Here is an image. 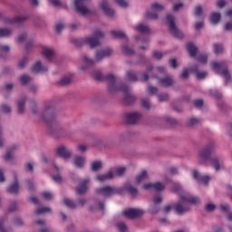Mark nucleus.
Segmentation results:
<instances>
[{
  "mask_svg": "<svg viewBox=\"0 0 232 232\" xmlns=\"http://www.w3.org/2000/svg\"><path fill=\"white\" fill-rule=\"evenodd\" d=\"M172 191L179 194V202L175 205V211L178 215H184L187 211H189V204H198L200 202V198L198 197H194L189 192H186L182 190V186L179 183H175L172 188Z\"/></svg>",
  "mask_w": 232,
  "mask_h": 232,
  "instance_id": "f257e3e1",
  "label": "nucleus"
},
{
  "mask_svg": "<svg viewBox=\"0 0 232 232\" xmlns=\"http://www.w3.org/2000/svg\"><path fill=\"white\" fill-rule=\"evenodd\" d=\"M215 153V145H208L205 149L201 150L198 156V160L199 164H208L210 162L212 168L216 171H220V169H224V162L220 160L218 156H214Z\"/></svg>",
  "mask_w": 232,
  "mask_h": 232,
  "instance_id": "f03ea898",
  "label": "nucleus"
},
{
  "mask_svg": "<svg viewBox=\"0 0 232 232\" xmlns=\"http://www.w3.org/2000/svg\"><path fill=\"white\" fill-rule=\"evenodd\" d=\"M107 79L109 81V92L111 93H115L117 92H122L124 93V101L126 104H131L132 102L135 101V96L131 94V91L130 90V87L123 86L121 87V82H119V79L115 77L113 74H108Z\"/></svg>",
  "mask_w": 232,
  "mask_h": 232,
  "instance_id": "7ed1b4c3",
  "label": "nucleus"
},
{
  "mask_svg": "<svg viewBox=\"0 0 232 232\" xmlns=\"http://www.w3.org/2000/svg\"><path fill=\"white\" fill-rule=\"evenodd\" d=\"M122 191H124V188L111 186H104L96 189L97 195L103 197V198H110V197L117 194L122 195Z\"/></svg>",
  "mask_w": 232,
  "mask_h": 232,
  "instance_id": "20e7f679",
  "label": "nucleus"
},
{
  "mask_svg": "<svg viewBox=\"0 0 232 232\" xmlns=\"http://www.w3.org/2000/svg\"><path fill=\"white\" fill-rule=\"evenodd\" d=\"M104 37V33L101 30H96L92 36L85 37L83 43L91 46V48H96L101 44V39Z\"/></svg>",
  "mask_w": 232,
  "mask_h": 232,
  "instance_id": "39448f33",
  "label": "nucleus"
},
{
  "mask_svg": "<svg viewBox=\"0 0 232 232\" xmlns=\"http://www.w3.org/2000/svg\"><path fill=\"white\" fill-rule=\"evenodd\" d=\"M166 24L169 26V30L174 37H177L178 39H182V37H184V33L179 30L177 25H175V16L168 14L166 17Z\"/></svg>",
  "mask_w": 232,
  "mask_h": 232,
  "instance_id": "423d86ee",
  "label": "nucleus"
},
{
  "mask_svg": "<svg viewBox=\"0 0 232 232\" xmlns=\"http://www.w3.org/2000/svg\"><path fill=\"white\" fill-rule=\"evenodd\" d=\"M212 68L217 72V73H219V75H222L224 77L225 81H229L231 79V75L229 74V72H227V63L226 62H213L211 63Z\"/></svg>",
  "mask_w": 232,
  "mask_h": 232,
  "instance_id": "0eeeda50",
  "label": "nucleus"
},
{
  "mask_svg": "<svg viewBox=\"0 0 232 232\" xmlns=\"http://www.w3.org/2000/svg\"><path fill=\"white\" fill-rule=\"evenodd\" d=\"M86 1L88 0H74V8L82 15H90L92 11L86 6Z\"/></svg>",
  "mask_w": 232,
  "mask_h": 232,
  "instance_id": "6e6552de",
  "label": "nucleus"
},
{
  "mask_svg": "<svg viewBox=\"0 0 232 232\" xmlns=\"http://www.w3.org/2000/svg\"><path fill=\"white\" fill-rule=\"evenodd\" d=\"M140 119H142V114L137 111L127 112L123 115V121L127 124H135L139 122Z\"/></svg>",
  "mask_w": 232,
  "mask_h": 232,
  "instance_id": "1a4fd4ad",
  "label": "nucleus"
},
{
  "mask_svg": "<svg viewBox=\"0 0 232 232\" xmlns=\"http://www.w3.org/2000/svg\"><path fill=\"white\" fill-rule=\"evenodd\" d=\"M164 10V5L160 3H154L151 5L150 11L147 13L148 19H158L159 12H162Z\"/></svg>",
  "mask_w": 232,
  "mask_h": 232,
  "instance_id": "9d476101",
  "label": "nucleus"
},
{
  "mask_svg": "<svg viewBox=\"0 0 232 232\" xmlns=\"http://www.w3.org/2000/svg\"><path fill=\"white\" fill-rule=\"evenodd\" d=\"M56 155L58 157H61V159H63L64 160H68L72 158V150L68 149L64 145H60L55 150Z\"/></svg>",
  "mask_w": 232,
  "mask_h": 232,
  "instance_id": "9b49d317",
  "label": "nucleus"
},
{
  "mask_svg": "<svg viewBox=\"0 0 232 232\" xmlns=\"http://www.w3.org/2000/svg\"><path fill=\"white\" fill-rule=\"evenodd\" d=\"M55 107L53 105H50L44 108L42 113V119H45L50 124V121H55Z\"/></svg>",
  "mask_w": 232,
  "mask_h": 232,
  "instance_id": "f8f14e48",
  "label": "nucleus"
},
{
  "mask_svg": "<svg viewBox=\"0 0 232 232\" xmlns=\"http://www.w3.org/2000/svg\"><path fill=\"white\" fill-rule=\"evenodd\" d=\"M124 217L127 218H139L144 215V210L140 208H129L123 212Z\"/></svg>",
  "mask_w": 232,
  "mask_h": 232,
  "instance_id": "ddd939ff",
  "label": "nucleus"
},
{
  "mask_svg": "<svg viewBox=\"0 0 232 232\" xmlns=\"http://www.w3.org/2000/svg\"><path fill=\"white\" fill-rule=\"evenodd\" d=\"M111 53H113V50H111V48L98 50L95 53L94 61L96 63H101L102 59H106V57H110Z\"/></svg>",
  "mask_w": 232,
  "mask_h": 232,
  "instance_id": "4468645a",
  "label": "nucleus"
},
{
  "mask_svg": "<svg viewBox=\"0 0 232 232\" xmlns=\"http://www.w3.org/2000/svg\"><path fill=\"white\" fill-rule=\"evenodd\" d=\"M99 6L101 10H102L103 14H107L108 17H113V15H115V11L110 8V5L107 0H102Z\"/></svg>",
  "mask_w": 232,
  "mask_h": 232,
  "instance_id": "2eb2a0df",
  "label": "nucleus"
},
{
  "mask_svg": "<svg viewBox=\"0 0 232 232\" xmlns=\"http://www.w3.org/2000/svg\"><path fill=\"white\" fill-rule=\"evenodd\" d=\"M166 188V184L160 183V182H156V183H145L143 185V189H153L154 191H162Z\"/></svg>",
  "mask_w": 232,
  "mask_h": 232,
  "instance_id": "dca6fc26",
  "label": "nucleus"
},
{
  "mask_svg": "<svg viewBox=\"0 0 232 232\" xmlns=\"http://www.w3.org/2000/svg\"><path fill=\"white\" fill-rule=\"evenodd\" d=\"M42 54L48 61H53V59H55V50L52 47L43 46L42 47Z\"/></svg>",
  "mask_w": 232,
  "mask_h": 232,
  "instance_id": "f3484780",
  "label": "nucleus"
},
{
  "mask_svg": "<svg viewBox=\"0 0 232 232\" xmlns=\"http://www.w3.org/2000/svg\"><path fill=\"white\" fill-rule=\"evenodd\" d=\"M227 22L224 24V30L226 32H232V9H228L225 13Z\"/></svg>",
  "mask_w": 232,
  "mask_h": 232,
  "instance_id": "a211bd4d",
  "label": "nucleus"
},
{
  "mask_svg": "<svg viewBox=\"0 0 232 232\" xmlns=\"http://www.w3.org/2000/svg\"><path fill=\"white\" fill-rule=\"evenodd\" d=\"M192 177L195 180H197V182H199V184H208V182L211 180V178H209V176H202L197 170L192 171Z\"/></svg>",
  "mask_w": 232,
  "mask_h": 232,
  "instance_id": "6ab92c4d",
  "label": "nucleus"
},
{
  "mask_svg": "<svg viewBox=\"0 0 232 232\" xmlns=\"http://www.w3.org/2000/svg\"><path fill=\"white\" fill-rule=\"evenodd\" d=\"M82 63H83V64H86V65H82L81 67H80V70L82 71V72H86V70H88V67L89 66H92V64H95V60H93V59H92V58H89V56L88 55H86V54H83L82 56Z\"/></svg>",
  "mask_w": 232,
  "mask_h": 232,
  "instance_id": "aec40b11",
  "label": "nucleus"
},
{
  "mask_svg": "<svg viewBox=\"0 0 232 232\" xmlns=\"http://www.w3.org/2000/svg\"><path fill=\"white\" fill-rule=\"evenodd\" d=\"M162 202V198L160 196H155L152 199V202L150 207V211L155 215V213H159V204Z\"/></svg>",
  "mask_w": 232,
  "mask_h": 232,
  "instance_id": "412c9836",
  "label": "nucleus"
},
{
  "mask_svg": "<svg viewBox=\"0 0 232 232\" xmlns=\"http://www.w3.org/2000/svg\"><path fill=\"white\" fill-rule=\"evenodd\" d=\"M90 184L89 179H84L80 180L78 187L76 188V192L79 195H82L85 191H88V185Z\"/></svg>",
  "mask_w": 232,
  "mask_h": 232,
  "instance_id": "4be33fe9",
  "label": "nucleus"
},
{
  "mask_svg": "<svg viewBox=\"0 0 232 232\" xmlns=\"http://www.w3.org/2000/svg\"><path fill=\"white\" fill-rule=\"evenodd\" d=\"M32 72L33 73H43V72H48V65H43L41 61H37L32 66Z\"/></svg>",
  "mask_w": 232,
  "mask_h": 232,
  "instance_id": "5701e85b",
  "label": "nucleus"
},
{
  "mask_svg": "<svg viewBox=\"0 0 232 232\" xmlns=\"http://www.w3.org/2000/svg\"><path fill=\"white\" fill-rule=\"evenodd\" d=\"M28 19V15L16 16L14 18H6L5 24H20Z\"/></svg>",
  "mask_w": 232,
  "mask_h": 232,
  "instance_id": "b1692460",
  "label": "nucleus"
},
{
  "mask_svg": "<svg viewBox=\"0 0 232 232\" xmlns=\"http://www.w3.org/2000/svg\"><path fill=\"white\" fill-rule=\"evenodd\" d=\"M111 179H114L113 171L109 170L105 174H98L95 180H98V182H106V180H111Z\"/></svg>",
  "mask_w": 232,
  "mask_h": 232,
  "instance_id": "393cba45",
  "label": "nucleus"
},
{
  "mask_svg": "<svg viewBox=\"0 0 232 232\" xmlns=\"http://www.w3.org/2000/svg\"><path fill=\"white\" fill-rule=\"evenodd\" d=\"M19 181H17V178L14 177V182L7 188V192L11 193V195H17L19 194Z\"/></svg>",
  "mask_w": 232,
  "mask_h": 232,
  "instance_id": "a878e982",
  "label": "nucleus"
},
{
  "mask_svg": "<svg viewBox=\"0 0 232 232\" xmlns=\"http://www.w3.org/2000/svg\"><path fill=\"white\" fill-rule=\"evenodd\" d=\"M73 164L75 168H84V165L86 164V158L76 156L73 159Z\"/></svg>",
  "mask_w": 232,
  "mask_h": 232,
  "instance_id": "bb28decb",
  "label": "nucleus"
},
{
  "mask_svg": "<svg viewBox=\"0 0 232 232\" xmlns=\"http://www.w3.org/2000/svg\"><path fill=\"white\" fill-rule=\"evenodd\" d=\"M133 28L135 32H140V34H150V27L144 24H138Z\"/></svg>",
  "mask_w": 232,
  "mask_h": 232,
  "instance_id": "cd10ccee",
  "label": "nucleus"
},
{
  "mask_svg": "<svg viewBox=\"0 0 232 232\" xmlns=\"http://www.w3.org/2000/svg\"><path fill=\"white\" fill-rule=\"evenodd\" d=\"M148 179V172L143 170L136 177V184H142V182H146Z\"/></svg>",
  "mask_w": 232,
  "mask_h": 232,
  "instance_id": "c85d7f7f",
  "label": "nucleus"
},
{
  "mask_svg": "<svg viewBox=\"0 0 232 232\" xmlns=\"http://www.w3.org/2000/svg\"><path fill=\"white\" fill-rule=\"evenodd\" d=\"M124 189L130 193L132 197H137L139 190L135 188L130 183H126L124 185Z\"/></svg>",
  "mask_w": 232,
  "mask_h": 232,
  "instance_id": "c756f323",
  "label": "nucleus"
},
{
  "mask_svg": "<svg viewBox=\"0 0 232 232\" xmlns=\"http://www.w3.org/2000/svg\"><path fill=\"white\" fill-rule=\"evenodd\" d=\"M111 171H112V175L115 177H122L124 173H126V167H118L111 169Z\"/></svg>",
  "mask_w": 232,
  "mask_h": 232,
  "instance_id": "7c9ffc66",
  "label": "nucleus"
},
{
  "mask_svg": "<svg viewBox=\"0 0 232 232\" xmlns=\"http://www.w3.org/2000/svg\"><path fill=\"white\" fill-rule=\"evenodd\" d=\"M220 19H222L220 13L214 12L210 15V22L213 24H218V23H220Z\"/></svg>",
  "mask_w": 232,
  "mask_h": 232,
  "instance_id": "2f4dec72",
  "label": "nucleus"
},
{
  "mask_svg": "<svg viewBox=\"0 0 232 232\" xmlns=\"http://www.w3.org/2000/svg\"><path fill=\"white\" fill-rule=\"evenodd\" d=\"M187 50H188L190 57H195L197 55V53L198 52V49L193 44H188L187 45Z\"/></svg>",
  "mask_w": 232,
  "mask_h": 232,
  "instance_id": "473e14b6",
  "label": "nucleus"
},
{
  "mask_svg": "<svg viewBox=\"0 0 232 232\" xmlns=\"http://www.w3.org/2000/svg\"><path fill=\"white\" fill-rule=\"evenodd\" d=\"M111 35L115 39H126V34L122 31L113 30L111 32Z\"/></svg>",
  "mask_w": 232,
  "mask_h": 232,
  "instance_id": "72a5a7b5",
  "label": "nucleus"
},
{
  "mask_svg": "<svg viewBox=\"0 0 232 232\" xmlns=\"http://www.w3.org/2000/svg\"><path fill=\"white\" fill-rule=\"evenodd\" d=\"M220 208H221V211H224V213H227V218L232 221V212H229V205L223 204L220 206Z\"/></svg>",
  "mask_w": 232,
  "mask_h": 232,
  "instance_id": "f704fd0d",
  "label": "nucleus"
},
{
  "mask_svg": "<svg viewBox=\"0 0 232 232\" xmlns=\"http://www.w3.org/2000/svg\"><path fill=\"white\" fill-rule=\"evenodd\" d=\"M63 202L67 208H71L72 209H74V208H77V204L73 202V200L70 199V198H65L63 199Z\"/></svg>",
  "mask_w": 232,
  "mask_h": 232,
  "instance_id": "c9c22d12",
  "label": "nucleus"
},
{
  "mask_svg": "<svg viewBox=\"0 0 232 232\" xmlns=\"http://www.w3.org/2000/svg\"><path fill=\"white\" fill-rule=\"evenodd\" d=\"M160 84L161 86H171L173 84V79L167 77L160 80Z\"/></svg>",
  "mask_w": 232,
  "mask_h": 232,
  "instance_id": "e433bc0d",
  "label": "nucleus"
},
{
  "mask_svg": "<svg viewBox=\"0 0 232 232\" xmlns=\"http://www.w3.org/2000/svg\"><path fill=\"white\" fill-rule=\"evenodd\" d=\"M49 3H51L53 6H56L57 8H63L66 6V4L61 0H49Z\"/></svg>",
  "mask_w": 232,
  "mask_h": 232,
  "instance_id": "4c0bfd02",
  "label": "nucleus"
},
{
  "mask_svg": "<svg viewBox=\"0 0 232 232\" xmlns=\"http://www.w3.org/2000/svg\"><path fill=\"white\" fill-rule=\"evenodd\" d=\"M72 77H73V74H67L65 76H63L61 81L60 83L61 84H70V82H72Z\"/></svg>",
  "mask_w": 232,
  "mask_h": 232,
  "instance_id": "58836bf2",
  "label": "nucleus"
},
{
  "mask_svg": "<svg viewBox=\"0 0 232 232\" xmlns=\"http://www.w3.org/2000/svg\"><path fill=\"white\" fill-rule=\"evenodd\" d=\"M12 30L8 28H0V37H10Z\"/></svg>",
  "mask_w": 232,
  "mask_h": 232,
  "instance_id": "ea45409f",
  "label": "nucleus"
},
{
  "mask_svg": "<svg viewBox=\"0 0 232 232\" xmlns=\"http://www.w3.org/2000/svg\"><path fill=\"white\" fill-rule=\"evenodd\" d=\"M102 168V162L96 160L92 163V171H99Z\"/></svg>",
  "mask_w": 232,
  "mask_h": 232,
  "instance_id": "a19ab883",
  "label": "nucleus"
},
{
  "mask_svg": "<svg viewBox=\"0 0 232 232\" xmlns=\"http://www.w3.org/2000/svg\"><path fill=\"white\" fill-rule=\"evenodd\" d=\"M202 14H204V9H202L201 5H198L194 8V15L200 17L202 16Z\"/></svg>",
  "mask_w": 232,
  "mask_h": 232,
  "instance_id": "79ce46f5",
  "label": "nucleus"
},
{
  "mask_svg": "<svg viewBox=\"0 0 232 232\" xmlns=\"http://www.w3.org/2000/svg\"><path fill=\"white\" fill-rule=\"evenodd\" d=\"M52 211V208L48 207H42L36 210V215H43L44 213H50Z\"/></svg>",
  "mask_w": 232,
  "mask_h": 232,
  "instance_id": "37998d69",
  "label": "nucleus"
},
{
  "mask_svg": "<svg viewBox=\"0 0 232 232\" xmlns=\"http://www.w3.org/2000/svg\"><path fill=\"white\" fill-rule=\"evenodd\" d=\"M222 52H224V46H222V44H214V53L218 54V53H222Z\"/></svg>",
  "mask_w": 232,
  "mask_h": 232,
  "instance_id": "c03bdc74",
  "label": "nucleus"
},
{
  "mask_svg": "<svg viewBox=\"0 0 232 232\" xmlns=\"http://www.w3.org/2000/svg\"><path fill=\"white\" fill-rule=\"evenodd\" d=\"M0 111L2 113H10V111H12V108L10 107V105L2 104L0 107Z\"/></svg>",
  "mask_w": 232,
  "mask_h": 232,
  "instance_id": "a18cd8bd",
  "label": "nucleus"
},
{
  "mask_svg": "<svg viewBox=\"0 0 232 232\" xmlns=\"http://www.w3.org/2000/svg\"><path fill=\"white\" fill-rule=\"evenodd\" d=\"M32 81V78H30L28 75L24 74L20 77V82L21 84H28Z\"/></svg>",
  "mask_w": 232,
  "mask_h": 232,
  "instance_id": "49530a36",
  "label": "nucleus"
},
{
  "mask_svg": "<svg viewBox=\"0 0 232 232\" xmlns=\"http://www.w3.org/2000/svg\"><path fill=\"white\" fill-rule=\"evenodd\" d=\"M194 73L197 79H205V77H208V72H206L194 71Z\"/></svg>",
  "mask_w": 232,
  "mask_h": 232,
  "instance_id": "de8ad7c7",
  "label": "nucleus"
},
{
  "mask_svg": "<svg viewBox=\"0 0 232 232\" xmlns=\"http://www.w3.org/2000/svg\"><path fill=\"white\" fill-rule=\"evenodd\" d=\"M197 60L201 63V64H206L208 63V55L206 54H199L197 58Z\"/></svg>",
  "mask_w": 232,
  "mask_h": 232,
  "instance_id": "09e8293b",
  "label": "nucleus"
},
{
  "mask_svg": "<svg viewBox=\"0 0 232 232\" xmlns=\"http://www.w3.org/2000/svg\"><path fill=\"white\" fill-rule=\"evenodd\" d=\"M114 2L121 8H128V1L126 0H114Z\"/></svg>",
  "mask_w": 232,
  "mask_h": 232,
  "instance_id": "8fccbe9b",
  "label": "nucleus"
},
{
  "mask_svg": "<svg viewBox=\"0 0 232 232\" xmlns=\"http://www.w3.org/2000/svg\"><path fill=\"white\" fill-rule=\"evenodd\" d=\"M42 197L45 200H52V198H53V194L52 192L45 191L42 193Z\"/></svg>",
  "mask_w": 232,
  "mask_h": 232,
  "instance_id": "3c124183",
  "label": "nucleus"
},
{
  "mask_svg": "<svg viewBox=\"0 0 232 232\" xmlns=\"http://www.w3.org/2000/svg\"><path fill=\"white\" fill-rule=\"evenodd\" d=\"M122 52L126 55H133V53H134L133 50L130 49V47H128V45L122 46Z\"/></svg>",
  "mask_w": 232,
  "mask_h": 232,
  "instance_id": "603ef678",
  "label": "nucleus"
},
{
  "mask_svg": "<svg viewBox=\"0 0 232 232\" xmlns=\"http://www.w3.org/2000/svg\"><path fill=\"white\" fill-rule=\"evenodd\" d=\"M24 102H25L24 99H22L18 102V111H19V113H23V111H24Z\"/></svg>",
  "mask_w": 232,
  "mask_h": 232,
  "instance_id": "864d4df0",
  "label": "nucleus"
},
{
  "mask_svg": "<svg viewBox=\"0 0 232 232\" xmlns=\"http://www.w3.org/2000/svg\"><path fill=\"white\" fill-rule=\"evenodd\" d=\"M77 151L80 153H84L86 150H88V147L84 144H78L76 147Z\"/></svg>",
  "mask_w": 232,
  "mask_h": 232,
  "instance_id": "5fc2aeb1",
  "label": "nucleus"
},
{
  "mask_svg": "<svg viewBox=\"0 0 232 232\" xmlns=\"http://www.w3.org/2000/svg\"><path fill=\"white\" fill-rule=\"evenodd\" d=\"M127 77L129 81H137V75H135V72L133 71L128 72Z\"/></svg>",
  "mask_w": 232,
  "mask_h": 232,
  "instance_id": "6e6d98bb",
  "label": "nucleus"
},
{
  "mask_svg": "<svg viewBox=\"0 0 232 232\" xmlns=\"http://www.w3.org/2000/svg\"><path fill=\"white\" fill-rule=\"evenodd\" d=\"M118 229L120 232H128V227L124 223H119Z\"/></svg>",
  "mask_w": 232,
  "mask_h": 232,
  "instance_id": "4d7b16f0",
  "label": "nucleus"
},
{
  "mask_svg": "<svg viewBox=\"0 0 232 232\" xmlns=\"http://www.w3.org/2000/svg\"><path fill=\"white\" fill-rule=\"evenodd\" d=\"M36 224H38V226H41V227H44L41 229V232H50V229L44 227V221L38 220L36 221Z\"/></svg>",
  "mask_w": 232,
  "mask_h": 232,
  "instance_id": "13d9d810",
  "label": "nucleus"
},
{
  "mask_svg": "<svg viewBox=\"0 0 232 232\" xmlns=\"http://www.w3.org/2000/svg\"><path fill=\"white\" fill-rule=\"evenodd\" d=\"M205 208L207 211H215V209H217V205L214 203H208L206 205Z\"/></svg>",
  "mask_w": 232,
  "mask_h": 232,
  "instance_id": "bf43d9fd",
  "label": "nucleus"
},
{
  "mask_svg": "<svg viewBox=\"0 0 232 232\" xmlns=\"http://www.w3.org/2000/svg\"><path fill=\"white\" fill-rule=\"evenodd\" d=\"M198 123V119H197V118H190L188 121V126H197Z\"/></svg>",
  "mask_w": 232,
  "mask_h": 232,
  "instance_id": "052dcab7",
  "label": "nucleus"
},
{
  "mask_svg": "<svg viewBox=\"0 0 232 232\" xmlns=\"http://www.w3.org/2000/svg\"><path fill=\"white\" fill-rule=\"evenodd\" d=\"M8 52H10V46L0 45V55H1V53H8Z\"/></svg>",
  "mask_w": 232,
  "mask_h": 232,
  "instance_id": "680f3d73",
  "label": "nucleus"
},
{
  "mask_svg": "<svg viewBox=\"0 0 232 232\" xmlns=\"http://www.w3.org/2000/svg\"><path fill=\"white\" fill-rule=\"evenodd\" d=\"M26 64H28V58L24 57L22 60H20L18 66L20 68H24V66H26Z\"/></svg>",
  "mask_w": 232,
  "mask_h": 232,
  "instance_id": "e2e57ef3",
  "label": "nucleus"
},
{
  "mask_svg": "<svg viewBox=\"0 0 232 232\" xmlns=\"http://www.w3.org/2000/svg\"><path fill=\"white\" fill-rule=\"evenodd\" d=\"M53 180L56 182V184H61L63 182V177L59 174L53 176Z\"/></svg>",
  "mask_w": 232,
  "mask_h": 232,
  "instance_id": "0e129e2a",
  "label": "nucleus"
},
{
  "mask_svg": "<svg viewBox=\"0 0 232 232\" xmlns=\"http://www.w3.org/2000/svg\"><path fill=\"white\" fill-rule=\"evenodd\" d=\"M210 93L213 95V97H216V99H220L222 97V93H220V92L218 90H211Z\"/></svg>",
  "mask_w": 232,
  "mask_h": 232,
  "instance_id": "69168bd1",
  "label": "nucleus"
},
{
  "mask_svg": "<svg viewBox=\"0 0 232 232\" xmlns=\"http://www.w3.org/2000/svg\"><path fill=\"white\" fill-rule=\"evenodd\" d=\"M5 160H12L14 159V153L7 150L5 155L4 156Z\"/></svg>",
  "mask_w": 232,
  "mask_h": 232,
  "instance_id": "338daca9",
  "label": "nucleus"
},
{
  "mask_svg": "<svg viewBox=\"0 0 232 232\" xmlns=\"http://www.w3.org/2000/svg\"><path fill=\"white\" fill-rule=\"evenodd\" d=\"M141 104H142L143 108H146L147 110H150V104L149 100H146V99L141 100Z\"/></svg>",
  "mask_w": 232,
  "mask_h": 232,
  "instance_id": "774afa93",
  "label": "nucleus"
}]
</instances>
